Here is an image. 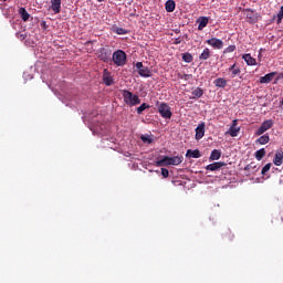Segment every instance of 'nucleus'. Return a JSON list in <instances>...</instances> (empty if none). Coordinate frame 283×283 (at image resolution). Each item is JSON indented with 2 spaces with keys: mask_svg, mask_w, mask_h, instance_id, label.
Returning <instances> with one entry per match:
<instances>
[{
  "mask_svg": "<svg viewBox=\"0 0 283 283\" xmlns=\"http://www.w3.org/2000/svg\"><path fill=\"white\" fill-rule=\"evenodd\" d=\"M182 160H185V157L182 155H178L175 157L164 156L163 159H159L156 161L157 167H169V165L178 166L182 165Z\"/></svg>",
  "mask_w": 283,
  "mask_h": 283,
  "instance_id": "nucleus-1",
  "label": "nucleus"
},
{
  "mask_svg": "<svg viewBox=\"0 0 283 283\" xmlns=\"http://www.w3.org/2000/svg\"><path fill=\"white\" fill-rule=\"evenodd\" d=\"M124 103L129 107H135V105H140V97L138 95L132 93L128 90L122 91Z\"/></svg>",
  "mask_w": 283,
  "mask_h": 283,
  "instance_id": "nucleus-2",
  "label": "nucleus"
},
{
  "mask_svg": "<svg viewBox=\"0 0 283 283\" xmlns=\"http://www.w3.org/2000/svg\"><path fill=\"white\" fill-rule=\"evenodd\" d=\"M112 61L117 67H123L127 64V53L123 50H117L113 53Z\"/></svg>",
  "mask_w": 283,
  "mask_h": 283,
  "instance_id": "nucleus-3",
  "label": "nucleus"
},
{
  "mask_svg": "<svg viewBox=\"0 0 283 283\" xmlns=\"http://www.w3.org/2000/svg\"><path fill=\"white\" fill-rule=\"evenodd\" d=\"M157 109L161 118H165L166 120L170 119L171 116H174V114L171 113V107L168 106V104L165 102L160 103Z\"/></svg>",
  "mask_w": 283,
  "mask_h": 283,
  "instance_id": "nucleus-4",
  "label": "nucleus"
},
{
  "mask_svg": "<svg viewBox=\"0 0 283 283\" xmlns=\"http://www.w3.org/2000/svg\"><path fill=\"white\" fill-rule=\"evenodd\" d=\"M135 67L139 74V76H143L144 78H149L151 76V71L148 66L143 65V62H137L135 64Z\"/></svg>",
  "mask_w": 283,
  "mask_h": 283,
  "instance_id": "nucleus-5",
  "label": "nucleus"
},
{
  "mask_svg": "<svg viewBox=\"0 0 283 283\" xmlns=\"http://www.w3.org/2000/svg\"><path fill=\"white\" fill-rule=\"evenodd\" d=\"M244 12H245V19H247L248 23H258V21L260 19V14H258V12H255V10L244 9Z\"/></svg>",
  "mask_w": 283,
  "mask_h": 283,
  "instance_id": "nucleus-6",
  "label": "nucleus"
},
{
  "mask_svg": "<svg viewBox=\"0 0 283 283\" xmlns=\"http://www.w3.org/2000/svg\"><path fill=\"white\" fill-rule=\"evenodd\" d=\"M271 127H273V119L264 120L259 127V129L255 132V135L262 136V134H264L265 132H269Z\"/></svg>",
  "mask_w": 283,
  "mask_h": 283,
  "instance_id": "nucleus-7",
  "label": "nucleus"
},
{
  "mask_svg": "<svg viewBox=\"0 0 283 283\" xmlns=\"http://www.w3.org/2000/svg\"><path fill=\"white\" fill-rule=\"evenodd\" d=\"M206 43L214 50H222V48H224V42L218 38H211L207 40Z\"/></svg>",
  "mask_w": 283,
  "mask_h": 283,
  "instance_id": "nucleus-8",
  "label": "nucleus"
},
{
  "mask_svg": "<svg viewBox=\"0 0 283 283\" xmlns=\"http://www.w3.org/2000/svg\"><path fill=\"white\" fill-rule=\"evenodd\" d=\"M227 134H229V136H231L232 138H235V136L240 134V127H238V119L232 120V124Z\"/></svg>",
  "mask_w": 283,
  "mask_h": 283,
  "instance_id": "nucleus-9",
  "label": "nucleus"
},
{
  "mask_svg": "<svg viewBox=\"0 0 283 283\" xmlns=\"http://www.w3.org/2000/svg\"><path fill=\"white\" fill-rule=\"evenodd\" d=\"M222 167H227V164L224 161H216L213 164H209L206 169L207 171H220Z\"/></svg>",
  "mask_w": 283,
  "mask_h": 283,
  "instance_id": "nucleus-10",
  "label": "nucleus"
},
{
  "mask_svg": "<svg viewBox=\"0 0 283 283\" xmlns=\"http://www.w3.org/2000/svg\"><path fill=\"white\" fill-rule=\"evenodd\" d=\"M275 76H277V72H271L265 74L264 76L260 77V83L261 84H268L271 83V81H273L275 78Z\"/></svg>",
  "mask_w": 283,
  "mask_h": 283,
  "instance_id": "nucleus-11",
  "label": "nucleus"
},
{
  "mask_svg": "<svg viewBox=\"0 0 283 283\" xmlns=\"http://www.w3.org/2000/svg\"><path fill=\"white\" fill-rule=\"evenodd\" d=\"M205 137V123H201L196 128V140H201Z\"/></svg>",
  "mask_w": 283,
  "mask_h": 283,
  "instance_id": "nucleus-12",
  "label": "nucleus"
},
{
  "mask_svg": "<svg viewBox=\"0 0 283 283\" xmlns=\"http://www.w3.org/2000/svg\"><path fill=\"white\" fill-rule=\"evenodd\" d=\"M197 23H199L198 30H199V31H202V30H205V28H207V25H209V18H207V17H200V18L197 20Z\"/></svg>",
  "mask_w": 283,
  "mask_h": 283,
  "instance_id": "nucleus-13",
  "label": "nucleus"
},
{
  "mask_svg": "<svg viewBox=\"0 0 283 283\" xmlns=\"http://www.w3.org/2000/svg\"><path fill=\"white\" fill-rule=\"evenodd\" d=\"M243 61H245L247 65H258V61L255 57L251 56V54H243L242 55Z\"/></svg>",
  "mask_w": 283,
  "mask_h": 283,
  "instance_id": "nucleus-14",
  "label": "nucleus"
},
{
  "mask_svg": "<svg viewBox=\"0 0 283 283\" xmlns=\"http://www.w3.org/2000/svg\"><path fill=\"white\" fill-rule=\"evenodd\" d=\"M273 163L276 167H281V165L283 163V151L282 150L276 151Z\"/></svg>",
  "mask_w": 283,
  "mask_h": 283,
  "instance_id": "nucleus-15",
  "label": "nucleus"
},
{
  "mask_svg": "<svg viewBox=\"0 0 283 283\" xmlns=\"http://www.w3.org/2000/svg\"><path fill=\"white\" fill-rule=\"evenodd\" d=\"M51 10H53L55 14H59V12H61V0H51Z\"/></svg>",
  "mask_w": 283,
  "mask_h": 283,
  "instance_id": "nucleus-16",
  "label": "nucleus"
},
{
  "mask_svg": "<svg viewBox=\"0 0 283 283\" xmlns=\"http://www.w3.org/2000/svg\"><path fill=\"white\" fill-rule=\"evenodd\" d=\"M201 157H202V154H200V150L198 149H195V150L188 149L186 153V158H201Z\"/></svg>",
  "mask_w": 283,
  "mask_h": 283,
  "instance_id": "nucleus-17",
  "label": "nucleus"
},
{
  "mask_svg": "<svg viewBox=\"0 0 283 283\" xmlns=\"http://www.w3.org/2000/svg\"><path fill=\"white\" fill-rule=\"evenodd\" d=\"M18 13L20 14L22 21H30V13H28V10H25V8L21 7Z\"/></svg>",
  "mask_w": 283,
  "mask_h": 283,
  "instance_id": "nucleus-18",
  "label": "nucleus"
},
{
  "mask_svg": "<svg viewBox=\"0 0 283 283\" xmlns=\"http://www.w3.org/2000/svg\"><path fill=\"white\" fill-rule=\"evenodd\" d=\"M208 59H211V50H209V48H206L199 55V61H208Z\"/></svg>",
  "mask_w": 283,
  "mask_h": 283,
  "instance_id": "nucleus-19",
  "label": "nucleus"
},
{
  "mask_svg": "<svg viewBox=\"0 0 283 283\" xmlns=\"http://www.w3.org/2000/svg\"><path fill=\"white\" fill-rule=\"evenodd\" d=\"M165 10H166V12H174V10H176V1H174V0L166 1Z\"/></svg>",
  "mask_w": 283,
  "mask_h": 283,
  "instance_id": "nucleus-20",
  "label": "nucleus"
},
{
  "mask_svg": "<svg viewBox=\"0 0 283 283\" xmlns=\"http://www.w3.org/2000/svg\"><path fill=\"white\" fill-rule=\"evenodd\" d=\"M213 84L216 87H227V80L224 77H218L217 80L213 81Z\"/></svg>",
  "mask_w": 283,
  "mask_h": 283,
  "instance_id": "nucleus-21",
  "label": "nucleus"
},
{
  "mask_svg": "<svg viewBox=\"0 0 283 283\" xmlns=\"http://www.w3.org/2000/svg\"><path fill=\"white\" fill-rule=\"evenodd\" d=\"M222 153L218 149H213L210 154L209 160H220Z\"/></svg>",
  "mask_w": 283,
  "mask_h": 283,
  "instance_id": "nucleus-22",
  "label": "nucleus"
},
{
  "mask_svg": "<svg viewBox=\"0 0 283 283\" xmlns=\"http://www.w3.org/2000/svg\"><path fill=\"white\" fill-rule=\"evenodd\" d=\"M140 140L146 145H151L154 143V137L151 135H142Z\"/></svg>",
  "mask_w": 283,
  "mask_h": 283,
  "instance_id": "nucleus-23",
  "label": "nucleus"
},
{
  "mask_svg": "<svg viewBox=\"0 0 283 283\" xmlns=\"http://www.w3.org/2000/svg\"><path fill=\"white\" fill-rule=\"evenodd\" d=\"M109 56H112V52L105 51V52H102L99 59H101V61H103L104 63H109V61H111V57H109Z\"/></svg>",
  "mask_w": 283,
  "mask_h": 283,
  "instance_id": "nucleus-24",
  "label": "nucleus"
},
{
  "mask_svg": "<svg viewBox=\"0 0 283 283\" xmlns=\"http://www.w3.org/2000/svg\"><path fill=\"white\" fill-rule=\"evenodd\" d=\"M193 98H201V96L205 94V91L202 88L197 87L191 92Z\"/></svg>",
  "mask_w": 283,
  "mask_h": 283,
  "instance_id": "nucleus-25",
  "label": "nucleus"
},
{
  "mask_svg": "<svg viewBox=\"0 0 283 283\" xmlns=\"http://www.w3.org/2000/svg\"><path fill=\"white\" fill-rule=\"evenodd\" d=\"M269 140H271V138L269 137V135H262L261 137H259L256 139V143L259 145H266L269 143Z\"/></svg>",
  "mask_w": 283,
  "mask_h": 283,
  "instance_id": "nucleus-26",
  "label": "nucleus"
},
{
  "mask_svg": "<svg viewBox=\"0 0 283 283\" xmlns=\"http://www.w3.org/2000/svg\"><path fill=\"white\" fill-rule=\"evenodd\" d=\"M264 156H266V150L264 148H261L255 151L256 160H262V158H264Z\"/></svg>",
  "mask_w": 283,
  "mask_h": 283,
  "instance_id": "nucleus-27",
  "label": "nucleus"
},
{
  "mask_svg": "<svg viewBox=\"0 0 283 283\" xmlns=\"http://www.w3.org/2000/svg\"><path fill=\"white\" fill-rule=\"evenodd\" d=\"M182 61H185V63H191L193 61V55H191V53H184Z\"/></svg>",
  "mask_w": 283,
  "mask_h": 283,
  "instance_id": "nucleus-28",
  "label": "nucleus"
},
{
  "mask_svg": "<svg viewBox=\"0 0 283 283\" xmlns=\"http://www.w3.org/2000/svg\"><path fill=\"white\" fill-rule=\"evenodd\" d=\"M145 109H149V104L143 103L140 106L137 107V114H143Z\"/></svg>",
  "mask_w": 283,
  "mask_h": 283,
  "instance_id": "nucleus-29",
  "label": "nucleus"
},
{
  "mask_svg": "<svg viewBox=\"0 0 283 283\" xmlns=\"http://www.w3.org/2000/svg\"><path fill=\"white\" fill-rule=\"evenodd\" d=\"M103 81L107 87H109V85H114V77L112 76H104Z\"/></svg>",
  "mask_w": 283,
  "mask_h": 283,
  "instance_id": "nucleus-30",
  "label": "nucleus"
},
{
  "mask_svg": "<svg viewBox=\"0 0 283 283\" xmlns=\"http://www.w3.org/2000/svg\"><path fill=\"white\" fill-rule=\"evenodd\" d=\"M276 19H277L276 23H277V25H280V23H282V19H283V6L281 7V9L276 15Z\"/></svg>",
  "mask_w": 283,
  "mask_h": 283,
  "instance_id": "nucleus-31",
  "label": "nucleus"
},
{
  "mask_svg": "<svg viewBox=\"0 0 283 283\" xmlns=\"http://www.w3.org/2000/svg\"><path fill=\"white\" fill-rule=\"evenodd\" d=\"M230 72H231V78H235V76H240V74L242 73V70H240V67H238Z\"/></svg>",
  "mask_w": 283,
  "mask_h": 283,
  "instance_id": "nucleus-32",
  "label": "nucleus"
},
{
  "mask_svg": "<svg viewBox=\"0 0 283 283\" xmlns=\"http://www.w3.org/2000/svg\"><path fill=\"white\" fill-rule=\"evenodd\" d=\"M231 52H235V45H229L228 48L224 49L223 53L224 54H231Z\"/></svg>",
  "mask_w": 283,
  "mask_h": 283,
  "instance_id": "nucleus-33",
  "label": "nucleus"
},
{
  "mask_svg": "<svg viewBox=\"0 0 283 283\" xmlns=\"http://www.w3.org/2000/svg\"><path fill=\"white\" fill-rule=\"evenodd\" d=\"M271 170V164H266L263 168H262V170H261V174H262V176H264L268 171H270Z\"/></svg>",
  "mask_w": 283,
  "mask_h": 283,
  "instance_id": "nucleus-34",
  "label": "nucleus"
},
{
  "mask_svg": "<svg viewBox=\"0 0 283 283\" xmlns=\"http://www.w3.org/2000/svg\"><path fill=\"white\" fill-rule=\"evenodd\" d=\"M115 33L116 34H127V30H125L124 28H116Z\"/></svg>",
  "mask_w": 283,
  "mask_h": 283,
  "instance_id": "nucleus-35",
  "label": "nucleus"
},
{
  "mask_svg": "<svg viewBox=\"0 0 283 283\" xmlns=\"http://www.w3.org/2000/svg\"><path fill=\"white\" fill-rule=\"evenodd\" d=\"M161 176L164 178H169V170L167 168H161Z\"/></svg>",
  "mask_w": 283,
  "mask_h": 283,
  "instance_id": "nucleus-36",
  "label": "nucleus"
},
{
  "mask_svg": "<svg viewBox=\"0 0 283 283\" xmlns=\"http://www.w3.org/2000/svg\"><path fill=\"white\" fill-rule=\"evenodd\" d=\"M182 43V40L180 38H176L174 41V45H180Z\"/></svg>",
  "mask_w": 283,
  "mask_h": 283,
  "instance_id": "nucleus-37",
  "label": "nucleus"
},
{
  "mask_svg": "<svg viewBox=\"0 0 283 283\" xmlns=\"http://www.w3.org/2000/svg\"><path fill=\"white\" fill-rule=\"evenodd\" d=\"M40 25L43 28V30H48V23L45 21H42Z\"/></svg>",
  "mask_w": 283,
  "mask_h": 283,
  "instance_id": "nucleus-38",
  "label": "nucleus"
},
{
  "mask_svg": "<svg viewBox=\"0 0 283 283\" xmlns=\"http://www.w3.org/2000/svg\"><path fill=\"white\" fill-rule=\"evenodd\" d=\"M233 70H238V65H237V64H232V65L228 69L229 72H231V71H233Z\"/></svg>",
  "mask_w": 283,
  "mask_h": 283,
  "instance_id": "nucleus-39",
  "label": "nucleus"
},
{
  "mask_svg": "<svg viewBox=\"0 0 283 283\" xmlns=\"http://www.w3.org/2000/svg\"><path fill=\"white\" fill-rule=\"evenodd\" d=\"M254 167H255V166H253V164H250V165H248V166L245 167V170H247V169H254Z\"/></svg>",
  "mask_w": 283,
  "mask_h": 283,
  "instance_id": "nucleus-40",
  "label": "nucleus"
},
{
  "mask_svg": "<svg viewBox=\"0 0 283 283\" xmlns=\"http://www.w3.org/2000/svg\"><path fill=\"white\" fill-rule=\"evenodd\" d=\"M99 3H102V1H104V0H97Z\"/></svg>",
  "mask_w": 283,
  "mask_h": 283,
  "instance_id": "nucleus-41",
  "label": "nucleus"
},
{
  "mask_svg": "<svg viewBox=\"0 0 283 283\" xmlns=\"http://www.w3.org/2000/svg\"><path fill=\"white\" fill-rule=\"evenodd\" d=\"M273 19H275V15L273 17Z\"/></svg>",
  "mask_w": 283,
  "mask_h": 283,
  "instance_id": "nucleus-42",
  "label": "nucleus"
}]
</instances>
